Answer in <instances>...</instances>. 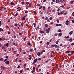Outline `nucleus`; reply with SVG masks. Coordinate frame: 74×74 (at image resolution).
Here are the masks:
<instances>
[{"label": "nucleus", "mask_w": 74, "mask_h": 74, "mask_svg": "<svg viewBox=\"0 0 74 74\" xmlns=\"http://www.w3.org/2000/svg\"><path fill=\"white\" fill-rule=\"evenodd\" d=\"M69 20H67L66 21V23H69Z\"/></svg>", "instance_id": "52"}, {"label": "nucleus", "mask_w": 74, "mask_h": 74, "mask_svg": "<svg viewBox=\"0 0 74 74\" xmlns=\"http://www.w3.org/2000/svg\"><path fill=\"white\" fill-rule=\"evenodd\" d=\"M58 43H59V42L58 41H57L56 42V44H58Z\"/></svg>", "instance_id": "37"}, {"label": "nucleus", "mask_w": 74, "mask_h": 74, "mask_svg": "<svg viewBox=\"0 0 74 74\" xmlns=\"http://www.w3.org/2000/svg\"><path fill=\"white\" fill-rule=\"evenodd\" d=\"M38 60L39 61H40V60H41V59L40 58L38 59Z\"/></svg>", "instance_id": "53"}, {"label": "nucleus", "mask_w": 74, "mask_h": 74, "mask_svg": "<svg viewBox=\"0 0 74 74\" xmlns=\"http://www.w3.org/2000/svg\"><path fill=\"white\" fill-rule=\"evenodd\" d=\"M49 43H50L49 42H47V45H49Z\"/></svg>", "instance_id": "14"}, {"label": "nucleus", "mask_w": 74, "mask_h": 74, "mask_svg": "<svg viewBox=\"0 0 74 74\" xmlns=\"http://www.w3.org/2000/svg\"><path fill=\"white\" fill-rule=\"evenodd\" d=\"M72 14L73 16H74V12H73L72 13Z\"/></svg>", "instance_id": "57"}, {"label": "nucleus", "mask_w": 74, "mask_h": 74, "mask_svg": "<svg viewBox=\"0 0 74 74\" xmlns=\"http://www.w3.org/2000/svg\"><path fill=\"white\" fill-rule=\"evenodd\" d=\"M7 60V59H5L4 60V62H6Z\"/></svg>", "instance_id": "47"}, {"label": "nucleus", "mask_w": 74, "mask_h": 74, "mask_svg": "<svg viewBox=\"0 0 74 74\" xmlns=\"http://www.w3.org/2000/svg\"><path fill=\"white\" fill-rule=\"evenodd\" d=\"M71 52L70 51H67L65 52V53H69Z\"/></svg>", "instance_id": "4"}, {"label": "nucleus", "mask_w": 74, "mask_h": 74, "mask_svg": "<svg viewBox=\"0 0 74 74\" xmlns=\"http://www.w3.org/2000/svg\"><path fill=\"white\" fill-rule=\"evenodd\" d=\"M55 36H58V34H57V33L55 34Z\"/></svg>", "instance_id": "48"}, {"label": "nucleus", "mask_w": 74, "mask_h": 74, "mask_svg": "<svg viewBox=\"0 0 74 74\" xmlns=\"http://www.w3.org/2000/svg\"><path fill=\"white\" fill-rule=\"evenodd\" d=\"M69 41L70 42H72V38H70L69 39Z\"/></svg>", "instance_id": "16"}, {"label": "nucleus", "mask_w": 74, "mask_h": 74, "mask_svg": "<svg viewBox=\"0 0 74 74\" xmlns=\"http://www.w3.org/2000/svg\"><path fill=\"white\" fill-rule=\"evenodd\" d=\"M58 26H62V24H58Z\"/></svg>", "instance_id": "50"}, {"label": "nucleus", "mask_w": 74, "mask_h": 74, "mask_svg": "<svg viewBox=\"0 0 74 74\" xmlns=\"http://www.w3.org/2000/svg\"><path fill=\"white\" fill-rule=\"evenodd\" d=\"M28 45H30L31 43L30 42H28Z\"/></svg>", "instance_id": "43"}, {"label": "nucleus", "mask_w": 74, "mask_h": 74, "mask_svg": "<svg viewBox=\"0 0 74 74\" xmlns=\"http://www.w3.org/2000/svg\"><path fill=\"white\" fill-rule=\"evenodd\" d=\"M0 60L1 62H3V58H1L0 59Z\"/></svg>", "instance_id": "26"}, {"label": "nucleus", "mask_w": 74, "mask_h": 74, "mask_svg": "<svg viewBox=\"0 0 74 74\" xmlns=\"http://www.w3.org/2000/svg\"><path fill=\"white\" fill-rule=\"evenodd\" d=\"M73 33V31H71L69 33V34L70 35H71Z\"/></svg>", "instance_id": "5"}, {"label": "nucleus", "mask_w": 74, "mask_h": 74, "mask_svg": "<svg viewBox=\"0 0 74 74\" xmlns=\"http://www.w3.org/2000/svg\"><path fill=\"white\" fill-rule=\"evenodd\" d=\"M46 1H47V0H44L43 1V3H45Z\"/></svg>", "instance_id": "41"}, {"label": "nucleus", "mask_w": 74, "mask_h": 74, "mask_svg": "<svg viewBox=\"0 0 74 74\" xmlns=\"http://www.w3.org/2000/svg\"><path fill=\"white\" fill-rule=\"evenodd\" d=\"M43 10H45V7L44 6H43Z\"/></svg>", "instance_id": "18"}, {"label": "nucleus", "mask_w": 74, "mask_h": 74, "mask_svg": "<svg viewBox=\"0 0 74 74\" xmlns=\"http://www.w3.org/2000/svg\"><path fill=\"white\" fill-rule=\"evenodd\" d=\"M17 10H19L20 11H21L22 9L21 8V7H18V8H17Z\"/></svg>", "instance_id": "3"}, {"label": "nucleus", "mask_w": 74, "mask_h": 74, "mask_svg": "<svg viewBox=\"0 0 74 74\" xmlns=\"http://www.w3.org/2000/svg\"><path fill=\"white\" fill-rule=\"evenodd\" d=\"M5 46H6L7 47H8V43L6 44L5 45Z\"/></svg>", "instance_id": "17"}, {"label": "nucleus", "mask_w": 74, "mask_h": 74, "mask_svg": "<svg viewBox=\"0 0 74 74\" xmlns=\"http://www.w3.org/2000/svg\"><path fill=\"white\" fill-rule=\"evenodd\" d=\"M62 33L61 32L59 33V36H62Z\"/></svg>", "instance_id": "12"}, {"label": "nucleus", "mask_w": 74, "mask_h": 74, "mask_svg": "<svg viewBox=\"0 0 74 74\" xmlns=\"http://www.w3.org/2000/svg\"><path fill=\"white\" fill-rule=\"evenodd\" d=\"M27 38V36H25V38H24L23 40L24 41H25L26 39Z\"/></svg>", "instance_id": "20"}, {"label": "nucleus", "mask_w": 74, "mask_h": 74, "mask_svg": "<svg viewBox=\"0 0 74 74\" xmlns=\"http://www.w3.org/2000/svg\"><path fill=\"white\" fill-rule=\"evenodd\" d=\"M25 14H27V13H28V11H25Z\"/></svg>", "instance_id": "38"}, {"label": "nucleus", "mask_w": 74, "mask_h": 74, "mask_svg": "<svg viewBox=\"0 0 74 74\" xmlns=\"http://www.w3.org/2000/svg\"><path fill=\"white\" fill-rule=\"evenodd\" d=\"M42 51L43 52H45V50H43Z\"/></svg>", "instance_id": "51"}, {"label": "nucleus", "mask_w": 74, "mask_h": 74, "mask_svg": "<svg viewBox=\"0 0 74 74\" xmlns=\"http://www.w3.org/2000/svg\"><path fill=\"white\" fill-rule=\"evenodd\" d=\"M49 61V60H47V61L45 62L46 63H48V62Z\"/></svg>", "instance_id": "29"}, {"label": "nucleus", "mask_w": 74, "mask_h": 74, "mask_svg": "<svg viewBox=\"0 0 74 74\" xmlns=\"http://www.w3.org/2000/svg\"><path fill=\"white\" fill-rule=\"evenodd\" d=\"M56 67L58 69V64H57L56 65Z\"/></svg>", "instance_id": "44"}, {"label": "nucleus", "mask_w": 74, "mask_h": 74, "mask_svg": "<svg viewBox=\"0 0 74 74\" xmlns=\"http://www.w3.org/2000/svg\"><path fill=\"white\" fill-rule=\"evenodd\" d=\"M29 2H26V4H27V5H28V4H29Z\"/></svg>", "instance_id": "33"}, {"label": "nucleus", "mask_w": 74, "mask_h": 74, "mask_svg": "<svg viewBox=\"0 0 74 74\" xmlns=\"http://www.w3.org/2000/svg\"><path fill=\"white\" fill-rule=\"evenodd\" d=\"M65 24L66 25H69V23H66Z\"/></svg>", "instance_id": "34"}, {"label": "nucleus", "mask_w": 74, "mask_h": 74, "mask_svg": "<svg viewBox=\"0 0 74 74\" xmlns=\"http://www.w3.org/2000/svg\"><path fill=\"white\" fill-rule=\"evenodd\" d=\"M34 72H35V70H33L32 71L31 73H33Z\"/></svg>", "instance_id": "23"}, {"label": "nucleus", "mask_w": 74, "mask_h": 74, "mask_svg": "<svg viewBox=\"0 0 74 74\" xmlns=\"http://www.w3.org/2000/svg\"><path fill=\"white\" fill-rule=\"evenodd\" d=\"M15 26H16V27L18 26V24L16 23L15 24Z\"/></svg>", "instance_id": "35"}, {"label": "nucleus", "mask_w": 74, "mask_h": 74, "mask_svg": "<svg viewBox=\"0 0 74 74\" xmlns=\"http://www.w3.org/2000/svg\"><path fill=\"white\" fill-rule=\"evenodd\" d=\"M46 31H47V32H46V33L48 34L49 33V31L48 30V29H47L46 30Z\"/></svg>", "instance_id": "8"}, {"label": "nucleus", "mask_w": 74, "mask_h": 74, "mask_svg": "<svg viewBox=\"0 0 74 74\" xmlns=\"http://www.w3.org/2000/svg\"><path fill=\"white\" fill-rule=\"evenodd\" d=\"M48 17H46L45 18V20H48Z\"/></svg>", "instance_id": "55"}, {"label": "nucleus", "mask_w": 74, "mask_h": 74, "mask_svg": "<svg viewBox=\"0 0 74 74\" xmlns=\"http://www.w3.org/2000/svg\"><path fill=\"white\" fill-rule=\"evenodd\" d=\"M19 36H22V34L21 33H19Z\"/></svg>", "instance_id": "45"}, {"label": "nucleus", "mask_w": 74, "mask_h": 74, "mask_svg": "<svg viewBox=\"0 0 74 74\" xmlns=\"http://www.w3.org/2000/svg\"><path fill=\"white\" fill-rule=\"evenodd\" d=\"M50 20H52V17H50L49 18Z\"/></svg>", "instance_id": "40"}, {"label": "nucleus", "mask_w": 74, "mask_h": 74, "mask_svg": "<svg viewBox=\"0 0 74 74\" xmlns=\"http://www.w3.org/2000/svg\"><path fill=\"white\" fill-rule=\"evenodd\" d=\"M60 7H62V8H63V7H64V5H62V6H60Z\"/></svg>", "instance_id": "62"}, {"label": "nucleus", "mask_w": 74, "mask_h": 74, "mask_svg": "<svg viewBox=\"0 0 74 74\" xmlns=\"http://www.w3.org/2000/svg\"><path fill=\"white\" fill-rule=\"evenodd\" d=\"M23 18V20H24L25 21V17H22V18Z\"/></svg>", "instance_id": "28"}, {"label": "nucleus", "mask_w": 74, "mask_h": 74, "mask_svg": "<svg viewBox=\"0 0 74 74\" xmlns=\"http://www.w3.org/2000/svg\"><path fill=\"white\" fill-rule=\"evenodd\" d=\"M29 7H31V6H32V3H29Z\"/></svg>", "instance_id": "15"}, {"label": "nucleus", "mask_w": 74, "mask_h": 74, "mask_svg": "<svg viewBox=\"0 0 74 74\" xmlns=\"http://www.w3.org/2000/svg\"><path fill=\"white\" fill-rule=\"evenodd\" d=\"M37 59H35L34 61L33 64H35V63H36V62H37Z\"/></svg>", "instance_id": "1"}, {"label": "nucleus", "mask_w": 74, "mask_h": 74, "mask_svg": "<svg viewBox=\"0 0 74 74\" xmlns=\"http://www.w3.org/2000/svg\"><path fill=\"white\" fill-rule=\"evenodd\" d=\"M8 56H5V58L6 59H8Z\"/></svg>", "instance_id": "56"}, {"label": "nucleus", "mask_w": 74, "mask_h": 74, "mask_svg": "<svg viewBox=\"0 0 74 74\" xmlns=\"http://www.w3.org/2000/svg\"><path fill=\"white\" fill-rule=\"evenodd\" d=\"M57 23H59V20L58 19H57Z\"/></svg>", "instance_id": "42"}, {"label": "nucleus", "mask_w": 74, "mask_h": 74, "mask_svg": "<svg viewBox=\"0 0 74 74\" xmlns=\"http://www.w3.org/2000/svg\"><path fill=\"white\" fill-rule=\"evenodd\" d=\"M59 2H60L61 3H63V1L62 0H60L59 1Z\"/></svg>", "instance_id": "27"}, {"label": "nucleus", "mask_w": 74, "mask_h": 74, "mask_svg": "<svg viewBox=\"0 0 74 74\" xmlns=\"http://www.w3.org/2000/svg\"><path fill=\"white\" fill-rule=\"evenodd\" d=\"M55 48H59V46L57 45H56Z\"/></svg>", "instance_id": "7"}, {"label": "nucleus", "mask_w": 74, "mask_h": 74, "mask_svg": "<svg viewBox=\"0 0 74 74\" xmlns=\"http://www.w3.org/2000/svg\"><path fill=\"white\" fill-rule=\"evenodd\" d=\"M30 52H32V51H33V49H30Z\"/></svg>", "instance_id": "61"}, {"label": "nucleus", "mask_w": 74, "mask_h": 74, "mask_svg": "<svg viewBox=\"0 0 74 74\" xmlns=\"http://www.w3.org/2000/svg\"><path fill=\"white\" fill-rule=\"evenodd\" d=\"M68 56H71V54H68Z\"/></svg>", "instance_id": "64"}, {"label": "nucleus", "mask_w": 74, "mask_h": 74, "mask_svg": "<svg viewBox=\"0 0 74 74\" xmlns=\"http://www.w3.org/2000/svg\"><path fill=\"white\" fill-rule=\"evenodd\" d=\"M72 22L73 23H74V19H73L72 20Z\"/></svg>", "instance_id": "60"}, {"label": "nucleus", "mask_w": 74, "mask_h": 74, "mask_svg": "<svg viewBox=\"0 0 74 74\" xmlns=\"http://www.w3.org/2000/svg\"><path fill=\"white\" fill-rule=\"evenodd\" d=\"M70 3V4H72L73 3V1H71Z\"/></svg>", "instance_id": "21"}, {"label": "nucleus", "mask_w": 74, "mask_h": 74, "mask_svg": "<svg viewBox=\"0 0 74 74\" xmlns=\"http://www.w3.org/2000/svg\"><path fill=\"white\" fill-rule=\"evenodd\" d=\"M42 8V6H41L39 8V9L41 10V8Z\"/></svg>", "instance_id": "22"}, {"label": "nucleus", "mask_w": 74, "mask_h": 74, "mask_svg": "<svg viewBox=\"0 0 74 74\" xmlns=\"http://www.w3.org/2000/svg\"><path fill=\"white\" fill-rule=\"evenodd\" d=\"M51 25H53V22L52 21L50 23Z\"/></svg>", "instance_id": "30"}, {"label": "nucleus", "mask_w": 74, "mask_h": 74, "mask_svg": "<svg viewBox=\"0 0 74 74\" xmlns=\"http://www.w3.org/2000/svg\"><path fill=\"white\" fill-rule=\"evenodd\" d=\"M56 3H59V0H56Z\"/></svg>", "instance_id": "24"}, {"label": "nucleus", "mask_w": 74, "mask_h": 74, "mask_svg": "<svg viewBox=\"0 0 74 74\" xmlns=\"http://www.w3.org/2000/svg\"><path fill=\"white\" fill-rule=\"evenodd\" d=\"M21 26H23V24H22V23H21Z\"/></svg>", "instance_id": "63"}, {"label": "nucleus", "mask_w": 74, "mask_h": 74, "mask_svg": "<svg viewBox=\"0 0 74 74\" xmlns=\"http://www.w3.org/2000/svg\"><path fill=\"white\" fill-rule=\"evenodd\" d=\"M40 33H43V31H42L41 30H40Z\"/></svg>", "instance_id": "31"}, {"label": "nucleus", "mask_w": 74, "mask_h": 74, "mask_svg": "<svg viewBox=\"0 0 74 74\" xmlns=\"http://www.w3.org/2000/svg\"><path fill=\"white\" fill-rule=\"evenodd\" d=\"M74 45V43H72L71 44V45H72V46H73V45Z\"/></svg>", "instance_id": "39"}, {"label": "nucleus", "mask_w": 74, "mask_h": 74, "mask_svg": "<svg viewBox=\"0 0 74 74\" xmlns=\"http://www.w3.org/2000/svg\"><path fill=\"white\" fill-rule=\"evenodd\" d=\"M59 10H60V9L58 8V10H57V11H58V12H59Z\"/></svg>", "instance_id": "59"}, {"label": "nucleus", "mask_w": 74, "mask_h": 74, "mask_svg": "<svg viewBox=\"0 0 74 74\" xmlns=\"http://www.w3.org/2000/svg\"><path fill=\"white\" fill-rule=\"evenodd\" d=\"M21 4L22 5H24V4H25V2L24 1H23L21 2Z\"/></svg>", "instance_id": "19"}, {"label": "nucleus", "mask_w": 74, "mask_h": 74, "mask_svg": "<svg viewBox=\"0 0 74 74\" xmlns=\"http://www.w3.org/2000/svg\"><path fill=\"white\" fill-rule=\"evenodd\" d=\"M17 69H19L20 68V66L18 65V66L17 67Z\"/></svg>", "instance_id": "46"}, {"label": "nucleus", "mask_w": 74, "mask_h": 74, "mask_svg": "<svg viewBox=\"0 0 74 74\" xmlns=\"http://www.w3.org/2000/svg\"><path fill=\"white\" fill-rule=\"evenodd\" d=\"M18 15V13H16L15 15V16H17V15Z\"/></svg>", "instance_id": "36"}, {"label": "nucleus", "mask_w": 74, "mask_h": 74, "mask_svg": "<svg viewBox=\"0 0 74 74\" xmlns=\"http://www.w3.org/2000/svg\"><path fill=\"white\" fill-rule=\"evenodd\" d=\"M64 38H70V37L69 36H65Z\"/></svg>", "instance_id": "10"}, {"label": "nucleus", "mask_w": 74, "mask_h": 74, "mask_svg": "<svg viewBox=\"0 0 74 74\" xmlns=\"http://www.w3.org/2000/svg\"><path fill=\"white\" fill-rule=\"evenodd\" d=\"M3 29L0 28V32H1V31H3Z\"/></svg>", "instance_id": "25"}, {"label": "nucleus", "mask_w": 74, "mask_h": 74, "mask_svg": "<svg viewBox=\"0 0 74 74\" xmlns=\"http://www.w3.org/2000/svg\"><path fill=\"white\" fill-rule=\"evenodd\" d=\"M37 55H38V56H40V53L39 52H38L37 54Z\"/></svg>", "instance_id": "11"}, {"label": "nucleus", "mask_w": 74, "mask_h": 74, "mask_svg": "<svg viewBox=\"0 0 74 74\" xmlns=\"http://www.w3.org/2000/svg\"><path fill=\"white\" fill-rule=\"evenodd\" d=\"M34 13L35 14H37V13H36V11H34Z\"/></svg>", "instance_id": "58"}, {"label": "nucleus", "mask_w": 74, "mask_h": 74, "mask_svg": "<svg viewBox=\"0 0 74 74\" xmlns=\"http://www.w3.org/2000/svg\"><path fill=\"white\" fill-rule=\"evenodd\" d=\"M5 64H10V61H8L5 62Z\"/></svg>", "instance_id": "2"}, {"label": "nucleus", "mask_w": 74, "mask_h": 74, "mask_svg": "<svg viewBox=\"0 0 74 74\" xmlns=\"http://www.w3.org/2000/svg\"><path fill=\"white\" fill-rule=\"evenodd\" d=\"M22 71H23L22 70H21L20 71V73H22Z\"/></svg>", "instance_id": "54"}, {"label": "nucleus", "mask_w": 74, "mask_h": 74, "mask_svg": "<svg viewBox=\"0 0 74 74\" xmlns=\"http://www.w3.org/2000/svg\"><path fill=\"white\" fill-rule=\"evenodd\" d=\"M61 31L62 30L60 29H59L58 30V32H61Z\"/></svg>", "instance_id": "32"}, {"label": "nucleus", "mask_w": 74, "mask_h": 74, "mask_svg": "<svg viewBox=\"0 0 74 74\" xmlns=\"http://www.w3.org/2000/svg\"><path fill=\"white\" fill-rule=\"evenodd\" d=\"M45 27H48V25L47 24H46L45 25Z\"/></svg>", "instance_id": "13"}, {"label": "nucleus", "mask_w": 74, "mask_h": 74, "mask_svg": "<svg viewBox=\"0 0 74 74\" xmlns=\"http://www.w3.org/2000/svg\"><path fill=\"white\" fill-rule=\"evenodd\" d=\"M6 28H7V29H9L10 28V27H9L8 26H6Z\"/></svg>", "instance_id": "49"}, {"label": "nucleus", "mask_w": 74, "mask_h": 74, "mask_svg": "<svg viewBox=\"0 0 74 74\" xmlns=\"http://www.w3.org/2000/svg\"><path fill=\"white\" fill-rule=\"evenodd\" d=\"M15 4L13 2H12L10 3V5H15Z\"/></svg>", "instance_id": "9"}, {"label": "nucleus", "mask_w": 74, "mask_h": 74, "mask_svg": "<svg viewBox=\"0 0 74 74\" xmlns=\"http://www.w3.org/2000/svg\"><path fill=\"white\" fill-rule=\"evenodd\" d=\"M56 45H53L51 46V48H53V47H56Z\"/></svg>", "instance_id": "6"}]
</instances>
